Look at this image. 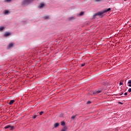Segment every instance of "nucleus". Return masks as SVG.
Listing matches in <instances>:
<instances>
[{"instance_id": "nucleus-21", "label": "nucleus", "mask_w": 131, "mask_h": 131, "mask_svg": "<svg viewBox=\"0 0 131 131\" xmlns=\"http://www.w3.org/2000/svg\"><path fill=\"white\" fill-rule=\"evenodd\" d=\"M92 103V102L91 101H88L86 102V104H91Z\"/></svg>"}, {"instance_id": "nucleus-22", "label": "nucleus", "mask_w": 131, "mask_h": 131, "mask_svg": "<svg viewBox=\"0 0 131 131\" xmlns=\"http://www.w3.org/2000/svg\"><path fill=\"white\" fill-rule=\"evenodd\" d=\"M36 117H37V115H35L34 116V117H33V119H35V118H36Z\"/></svg>"}, {"instance_id": "nucleus-23", "label": "nucleus", "mask_w": 131, "mask_h": 131, "mask_svg": "<svg viewBox=\"0 0 131 131\" xmlns=\"http://www.w3.org/2000/svg\"><path fill=\"white\" fill-rule=\"evenodd\" d=\"M5 2H6L7 3H9V2H11V0H5Z\"/></svg>"}, {"instance_id": "nucleus-5", "label": "nucleus", "mask_w": 131, "mask_h": 131, "mask_svg": "<svg viewBox=\"0 0 131 131\" xmlns=\"http://www.w3.org/2000/svg\"><path fill=\"white\" fill-rule=\"evenodd\" d=\"M10 35H11V33H8V32H6V33H5V34H4V36H5V37H7V36H10Z\"/></svg>"}, {"instance_id": "nucleus-6", "label": "nucleus", "mask_w": 131, "mask_h": 131, "mask_svg": "<svg viewBox=\"0 0 131 131\" xmlns=\"http://www.w3.org/2000/svg\"><path fill=\"white\" fill-rule=\"evenodd\" d=\"M59 125L60 124L59 123H55L54 124V127L56 128V127H58V126H59Z\"/></svg>"}, {"instance_id": "nucleus-1", "label": "nucleus", "mask_w": 131, "mask_h": 131, "mask_svg": "<svg viewBox=\"0 0 131 131\" xmlns=\"http://www.w3.org/2000/svg\"><path fill=\"white\" fill-rule=\"evenodd\" d=\"M111 10V8H108L107 9H104L101 11L98 12L97 13L94 14L93 17H96V16H101L104 14V13H107L109 11Z\"/></svg>"}, {"instance_id": "nucleus-29", "label": "nucleus", "mask_w": 131, "mask_h": 131, "mask_svg": "<svg viewBox=\"0 0 131 131\" xmlns=\"http://www.w3.org/2000/svg\"><path fill=\"white\" fill-rule=\"evenodd\" d=\"M124 95H125V96H127V92L125 93H124Z\"/></svg>"}, {"instance_id": "nucleus-3", "label": "nucleus", "mask_w": 131, "mask_h": 131, "mask_svg": "<svg viewBox=\"0 0 131 131\" xmlns=\"http://www.w3.org/2000/svg\"><path fill=\"white\" fill-rule=\"evenodd\" d=\"M103 91V90L102 89H98L96 90L95 91H94L93 92V95H98V94H101V93H102V92Z\"/></svg>"}, {"instance_id": "nucleus-30", "label": "nucleus", "mask_w": 131, "mask_h": 131, "mask_svg": "<svg viewBox=\"0 0 131 131\" xmlns=\"http://www.w3.org/2000/svg\"><path fill=\"white\" fill-rule=\"evenodd\" d=\"M122 95H123V92H122L121 94H120V96H121Z\"/></svg>"}, {"instance_id": "nucleus-27", "label": "nucleus", "mask_w": 131, "mask_h": 131, "mask_svg": "<svg viewBox=\"0 0 131 131\" xmlns=\"http://www.w3.org/2000/svg\"><path fill=\"white\" fill-rule=\"evenodd\" d=\"M128 91L129 92V93H131V88L129 89Z\"/></svg>"}, {"instance_id": "nucleus-19", "label": "nucleus", "mask_w": 131, "mask_h": 131, "mask_svg": "<svg viewBox=\"0 0 131 131\" xmlns=\"http://www.w3.org/2000/svg\"><path fill=\"white\" fill-rule=\"evenodd\" d=\"M45 19H50V17L49 16H44Z\"/></svg>"}, {"instance_id": "nucleus-12", "label": "nucleus", "mask_w": 131, "mask_h": 131, "mask_svg": "<svg viewBox=\"0 0 131 131\" xmlns=\"http://www.w3.org/2000/svg\"><path fill=\"white\" fill-rule=\"evenodd\" d=\"M9 128H10V125H7V126H6L4 127V128H5V129H8V128L9 129Z\"/></svg>"}, {"instance_id": "nucleus-31", "label": "nucleus", "mask_w": 131, "mask_h": 131, "mask_svg": "<svg viewBox=\"0 0 131 131\" xmlns=\"http://www.w3.org/2000/svg\"><path fill=\"white\" fill-rule=\"evenodd\" d=\"M124 2H126V1H127V0H124Z\"/></svg>"}, {"instance_id": "nucleus-28", "label": "nucleus", "mask_w": 131, "mask_h": 131, "mask_svg": "<svg viewBox=\"0 0 131 131\" xmlns=\"http://www.w3.org/2000/svg\"><path fill=\"white\" fill-rule=\"evenodd\" d=\"M118 104H121V105L123 104V103L121 102H119Z\"/></svg>"}, {"instance_id": "nucleus-24", "label": "nucleus", "mask_w": 131, "mask_h": 131, "mask_svg": "<svg viewBox=\"0 0 131 131\" xmlns=\"http://www.w3.org/2000/svg\"><path fill=\"white\" fill-rule=\"evenodd\" d=\"M40 115H42V114H43V112H41L40 113H39Z\"/></svg>"}, {"instance_id": "nucleus-7", "label": "nucleus", "mask_w": 131, "mask_h": 131, "mask_svg": "<svg viewBox=\"0 0 131 131\" xmlns=\"http://www.w3.org/2000/svg\"><path fill=\"white\" fill-rule=\"evenodd\" d=\"M14 102H15V100H10V102L9 103V105H13Z\"/></svg>"}, {"instance_id": "nucleus-15", "label": "nucleus", "mask_w": 131, "mask_h": 131, "mask_svg": "<svg viewBox=\"0 0 131 131\" xmlns=\"http://www.w3.org/2000/svg\"><path fill=\"white\" fill-rule=\"evenodd\" d=\"M4 14H5V15H7V14H9V11H8V10H5V11H4Z\"/></svg>"}, {"instance_id": "nucleus-18", "label": "nucleus", "mask_w": 131, "mask_h": 131, "mask_svg": "<svg viewBox=\"0 0 131 131\" xmlns=\"http://www.w3.org/2000/svg\"><path fill=\"white\" fill-rule=\"evenodd\" d=\"M75 117H76V116H72V117H71V119L72 120H73L75 119Z\"/></svg>"}, {"instance_id": "nucleus-4", "label": "nucleus", "mask_w": 131, "mask_h": 131, "mask_svg": "<svg viewBox=\"0 0 131 131\" xmlns=\"http://www.w3.org/2000/svg\"><path fill=\"white\" fill-rule=\"evenodd\" d=\"M76 19V17L75 16H72L69 18V20L70 21H72V20H75Z\"/></svg>"}, {"instance_id": "nucleus-9", "label": "nucleus", "mask_w": 131, "mask_h": 131, "mask_svg": "<svg viewBox=\"0 0 131 131\" xmlns=\"http://www.w3.org/2000/svg\"><path fill=\"white\" fill-rule=\"evenodd\" d=\"M66 130H67V127L66 126L63 127L61 129V131H66Z\"/></svg>"}, {"instance_id": "nucleus-8", "label": "nucleus", "mask_w": 131, "mask_h": 131, "mask_svg": "<svg viewBox=\"0 0 131 131\" xmlns=\"http://www.w3.org/2000/svg\"><path fill=\"white\" fill-rule=\"evenodd\" d=\"M9 129L10 130H13L14 129V126L10 125Z\"/></svg>"}, {"instance_id": "nucleus-10", "label": "nucleus", "mask_w": 131, "mask_h": 131, "mask_svg": "<svg viewBox=\"0 0 131 131\" xmlns=\"http://www.w3.org/2000/svg\"><path fill=\"white\" fill-rule=\"evenodd\" d=\"M43 7H45V4H40V6H39L40 9H41V8H43Z\"/></svg>"}, {"instance_id": "nucleus-16", "label": "nucleus", "mask_w": 131, "mask_h": 131, "mask_svg": "<svg viewBox=\"0 0 131 131\" xmlns=\"http://www.w3.org/2000/svg\"><path fill=\"white\" fill-rule=\"evenodd\" d=\"M4 29H5L4 27H0V31H3Z\"/></svg>"}, {"instance_id": "nucleus-17", "label": "nucleus", "mask_w": 131, "mask_h": 131, "mask_svg": "<svg viewBox=\"0 0 131 131\" xmlns=\"http://www.w3.org/2000/svg\"><path fill=\"white\" fill-rule=\"evenodd\" d=\"M102 0H95V2L96 3H101V2H102Z\"/></svg>"}, {"instance_id": "nucleus-25", "label": "nucleus", "mask_w": 131, "mask_h": 131, "mask_svg": "<svg viewBox=\"0 0 131 131\" xmlns=\"http://www.w3.org/2000/svg\"><path fill=\"white\" fill-rule=\"evenodd\" d=\"M119 84H120V85H122V84H123V83H122V82L121 81H120Z\"/></svg>"}, {"instance_id": "nucleus-11", "label": "nucleus", "mask_w": 131, "mask_h": 131, "mask_svg": "<svg viewBox=\"0 0 131 131\" xmlns=\"http://www.w3.org/2000/svg\"><path fill=\"white\" fill-rule=\"evenodd\" d=\"M128 86H130V88H131V80H129L128 81Z\"/></svg>"}, {"instance_id": "nucleus-13", "label": "nucleus", "mask_w": 131, "mask_h": 131, "mask_svg": "<svg viewBox=\"0 0 131 131\" xmlns=\"http://www.w3.org/2000/svg\"><path fill=\"white\" fill-rule=\"evenodd\" d=\"M13 46V43H11L8 45V48H12Z\"/></svg>"}, {"instance_id": "nucleus-14", "label": "nucleus", "mask_w": 131, "mask_h": 131, "mask_svg": "<svg viewBox=\"0 0 131 131\" xmlns=\"http://www.w3.org/2000/svg\"><path fill=\"white\" fill-rule=\"evenodd\" d=\"M61 125H62V126H64V125H65V122L61 121Z\"/></svg>"}, {"instance_id": "nucleus-2", "label": "nucleus", "mask_w": 131, "mask_h": 131, "mask_svg": "<svg viewBox=\"0 0 131 131\" xmlns=\"http://www.w3.org/2000/svg\"><path fill=\"white\" fill-rule=\"evenodd\" d=\"M32 2H33V0H24L22 2V4L24 5H29L30 3H32Z\"/></svg>"}, {"instance_id": "nucleus-26", "label": "nucleus", "mask_w": 131, "mask_h": 131, "mask_svg": "<svg viewBox=\"0 0 131 131\" xmlns=\"http://www.w3.org/2000/svg\"><path fill=\"white\" fill-rule=\"evenodd\" d=\"M84 65H85V63L81 64V67H83V66H84Z\"/></svg>"}, {"instance_id": "nucleus-32", "label": "nucleus", "mask_w": 131, "mask_h": 131, "mask_svg": "<svg viewBox=\"0 0 131 131\" xmlns=\"http://www.w3.org/2000/svg\"><path fill=\"white\" fill-rule=\"evenodd\" d=\"M116 116H117V115H116Z\"/></svg>"}, {"instance_id": "nucleus-20", "label": "nucleus", "mask_w": 131, "mask_h": 131, "mask_svg": "<svg viewBox=\"0 0 131 131\" xmlns=\"http://www.w3.org/2000/svg\"><path fill=\"white\" fill-rule=\"evenodd\" d=\"M83 14H84L83 12H81L80 13V16H82L83 15Z\"/></svg>"}]
</instances>
